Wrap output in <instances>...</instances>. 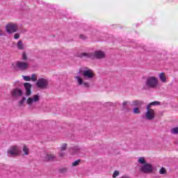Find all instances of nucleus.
<instances>
[{"label": "nucleus", "mask_w": 178, "mask_h": 178, "mask_svg": "<svg viewBox=\"0 0 178 178\" xmlns=\"http://www.w3.org/2000/svg\"><path fill=\"white\" fill-rule=\"evenodd\" d=\"M79 58H88L89 59H94V53H81Z\"/></svg>", "instance_id": "obj_15"}, {"label": "nucleus", "mask_w": 178, "mask_h": 178, "mask_svg": "<svg viewBox=\"0 0 178 178\" xmlns=\"http://www.w3.org/2000/svg\"><path fill=\"white\" fill-rule=\"evenodd\" d=\"M58 156L60 158H63V156H65V153H63V152L58 153Z\"/></svg>", "instance_id": "obj_38"}, {"label": "nucleus", "mask_w": 178, "mask_h": 178, "mask_svg": "<svg viewBox=\"0 0 178 178\" xmlns=\"http://www.w3.org/2000/svg\"><path fill=\"white\" fill-rule=\"evenodd\" d=\"M16 67L19 69V70L24 72V70H27V69H29V63L17 61L16 63Z\"/></svg>", "instance_id": "obj_9"}, {"label": "nucleus", "mask_w": 178, "mask_h": 178, "mask_svg": "<svg viewBox=\"0 0 178 178\" xmlns=\"http://www.w3.org/2000/svg\"><path fill=\"white\" fill-rule=\"evenodd\" d=\"M0 35H3V31H2V29H0Z\"/></svg>", "instance_id": "obj_39"}, {"label": "nucleus", "mask_w": 178, "mask_h": 178, "mask_svg": "<svg viewBox=\"0 0 178 178\" xmlns=\"http://www.w3.org/2000/svg\"><path fill=\"white\" fill-rule=\"evenodd\" d=\"M22 60H27V54H26V51L22 53Z\"/></svg>", "instance_id": "obj_33"}, {"label": "nucleus", "mask_w": 178, "mask_h": 178, "mask_svg": "<svg viewBox=\"0 0 178 178\" xmlns=\"http://www.w3.org/2000/svg\"><path fill=\"white\" fill-rule=\"evenodd\" d=\"M158 106V105H161V102H158V101H155V102H151L149 104H148L147 106H149V108H151V106Z\"/></svg>", "instance_id": "obj_24"}, {"label": "nucleus", "mask_w": 178, "mask_h": 178, "mask_svg": "<svg viewBox=\"0 0 178 178\" xmlns=\"http://www.w3.org/2000/svg\"><path fill=\"white\" fill-rule=\"evenodd\" d=\"M38 101H40V95H35L33 96V98L29 97L27 99L26 104H28V105H31L33 102H38Z\"/></svg>", "instance_id": "obj_12"}, {"label": "nucleus", "mask_w": 178, "mask_h": 178, "mask_svg": "<svg viewBox=\"0 0 178 178\" xmlns=\"http://www.w3.org/2000/svg\"><path fill=\"white\" fill-rule=\"evenodd\" d=\"M14 38H15V40H19V38H20V34H19V33H15V34L14 35Z\"/></svg>", "instance_id": "obj_35"}, {"label": "nucleus", "mask_w": 178, "mask_h": 178, "mask_svg": "<svg viewBox=\"0 0 178 178\" xmlns=\"http://www.w3.org/2000/svg\"><path fill=\"white\" fill-rule=\"evenodd\" d=\"M79 74H81V70H79V71L78 72Z\"/></svg>", "instance_id": "obj_41"}, {"label": "nucleus", "mask_w": 178, "mask_h": 178, "mask_svg": "<svg viewBox=\"0 0 178 178\" xmlns=\"http://www.w3.org/2000/svg\"><path fill=\"white\" fill-rule=\"evenodd\" d=\"M122 111L126 113L130 112V107H129V102H124L122 103Z\"/></svg>", "instance_id": "obj_16"}, {"label": "nucleus", "mask_w": 178, "mask_h": 178, "mask_svg": "<svg viewBox=\"0 0 178 178\" xmlns=\"http://www.w3.org/2000/svg\"><path fill=\"white\" fill-rule=\"evenodd\" d=\"M106 106H116V104L108 102L106 103Z\"/></svg>", "instance_id": "obj_31"}, {"label": "nucleus", "mask_w": 178, "mask_h": 178, "mask_svg": "<svg viewBox=\"0 0 178 178\" xmlns=\"http://www.w3.org/2000/svg\"><path fill=\"white\" fill-rule=\"evenodd\" d=\"M59 173H66V172H67V168H60L58 170Z\"/></svg>", "instance_id": "obj_27"}, {"label": "nucleus", "mask_w": 178, "mask_h": 178, "mask_svg": "<svg viewBox=\"0 0 178 178\" xmlns=\"http://www.w3.org/2000/svg\"><path fill=\"white\" fill-rule=\"evenodd\" d=\"M9 156H17L20 154V149L17 146L11 147L7 152Z\"/></svg>", "instance_id": "obj_5"}, {"label": "nucleus", "mask_w": 178, "mask_h": 178, "mask_svg": "<svg viewBox=\"0 0 178 178\" xmlns=\"http://www.w3.org/2000/svg\"><path fill=\"white\" fill-rule=\"evenodd\" d=\"M70 151L72 155H76V154L80 152V147H79V146H74L70 148Z\"/></svg>", "instance_id": "obj_17"}, {"label": "nucleus", "mask_w": 178, "mask_h": 178, "mask_svg": "<svg viewBox=\"0 0 178 178\" xmlns=\"http://www.w3.org/2000/svg\"><path fill=\"white\" fill-rule=\"evenodd\" d=\"M146 111L145 114L146 119L147 120H154L155 119V111L149 108V106H147Z\"/></svg>", "instance_id": "obj_2"}, {"label": "nucleus", "mask_w": 178, "mask_h": 178, "mask_svg": "<svg viewBox=\"0 0 178 178\" xmlns=\"http://www.w3.org/2000/svg\"><path fill=\"white\" fill-rule=\"evenodd\" d=\"M11 95L15 99H18L20 97H23V90L19 88H15L12 90Z\"/></svg>", "instance_id": "obj_4"}, {"label": "nucleus", "mask_w": 178, "mask_h": 178, "mask_svg": "<svg viewBox=\"0 0 178 178\" xmlns=\"http://www.w3.org/2000/svg\"><path fill=\"white\" fill-rule=\"evenodd\" d=\"M144 102L141 100H134L131 104V106H143Z\"/></svg>", "instance_id": "obj_18"}, {"label": "nucleus", "mask_w": 178, "mask_h": 178, "mask_svg": "<svg viewBox=\"0 0 178 178\" xmlns=\"http://www.w3.org/2000/svg\"><path fill=\"white\" fill-rule=\"evenodd\" d=\"M105 57V53L101 50L95 51L93 53V59H104Z\"/></svg>", "instance_id": "obj_11"}, {"label": "nucleus", "mask_w": 178, "mask_h": 178, "mask_svg": "<svg viewBox=\"0 0 178 178\" xmlns=\"http://www.w3.org/2000/svg\"><path fill=\"white\" fill-rule=\"evenodd\" d=\"M159 79L162 83H166V76H165V73L161 72L159 74Z\"/></svg>", "instance_id": "obj_20"}, {"label": "nucleus", "mask_w": 178, "mask_h": 178, "mask_svg": "<svg viewBox=\"0 0 178 178\" xmlns=\"http://www.w3.org/2000/svg\"><path fill=\"white\" fill-rule=\"evenodd\" d=\"M24 87L25 88L26 97H30V95H31V83H24Z\"/></svg>", "instance_id": "obj_13"}, {"label": "nucleus", "mask_w": 178, "mask_h": 178, "mask_svg": "<svg viewBox=\"0 0 178 178\" xmlns=\"http://www.w3.org/2000/svg\"><path fill=\"white\" fill-rule=\"evenodd\" d=\"M138 163H140L141 165H145L146 161L144 157H140L138 160Z\"/></svg>", "instance_id": "obj_22"}, {"label": "nucleus", "mask_w": 178, "mask_h": 178, "mask_svg": "<svg viewBox=\"0 0 178 178\" xmlns=\"http://www.w3.org/2000/svg\"><path fill=\"white\" fill-rule=\"evenodd\" d=\"M31 80H32V81H37V75L33 74L31 76Z\"/></svg>", "instance_id": "obj_29"}, {"label": "nucleus", "mask_w": 178, "mask_h": 178, "mask_svg": "<svg viewBox=\"0 0 178 178\" xmlns=\"http://www.w3.org/2000/svg\"><path fill=\"white\" fill-rule=\"evenodd\" d=\"M133 111H134V115H140V113H141V111L138 107L134 108Z\"/></svg>", "instance_id": "obj_23"}, {"label": "nucleus", "mask_w": 178, "mask_h": 178, "mask_svg": "<svg viewBox=\"0 0 178 178\" xmlns=\"http://www.w3.org/2000/svg\"><path fill=\"white\" fill-rule=\"evenodd\" d=\"M56 159V156L52 154H45L43 156L42 161L44 162H51Z\"/></svg>", "instance_id": "obj_10"}, {"label": "nucleus", "mask_w": 178, "mask_h": 178, "mask_svg": "<svg viewBox=\"0 0 178 178\" xmlns=\"http://www.w3.org/2000/svg\"><path fill=\"white\" fill-rule=\"evenodd\" d=\"M140 170L143 173H152L154 172V168L152 165L146 163L140 168Z\"/></svg>", "instance_id": "obj_8"}, {"label": "nucleus", "mask_w": 178, "mask_h": 178, "mask_svg": "<svg viewBox=\"0 0 178 178\" xmlns=\"http://www.w3.org/2000/svg\"><path fill=\"white\" fill-rule=\"evenodd\" d=\"M116 176H119V171L115 170L113 174V177L115 178Z\"/></svg>", "instance_id": "obj_36"}, {"label": "nucleus", "mask_w": 178, "mask_h": 178, "mask_svg": "<svg viewBox=\"0 0 178 178\" xmlns=\"http://www.w3.org/2000/svg\"><path fill=\"white\" fill-rule=\"evenodd\" d=\"M24 155H29L30 154V150L28 149L27 146L24 145L22 149Z\"/></svg>", "instance_id": "obj_21"}, {"label": "nucleus", "mask_w": 178, "mask_h": 178, "mask_svg": "<svg viewBox=\"0 0 178 178\" xmlns=\"http://www.w3.org/2000/svg\"><path fill=\"white\" fill-rule=\"evenodd\" d=\"M120 178H130V177H129L127 175H124V176L121 177Z\"/></svg>", "instance_id": "obj_40"}, {"label": "nucleus", "mask_w": 178, "mask_h": 178, "mask_svg": "<svg viewBox=\"0 0 178 178\" xmlns=\"http://www.w3.org/2000/svg\"><path fill=\"white\" fill-rule=\"evenodd\" d=\"M82 73L85 80H91V79H94L95 76L94 72L91 69L87 67L86 70L82 72Z\"/></svg>", "instance_id": "obj_3"}, {"label": "nucleus", "mask_w": 178, "mask_h": 178, "mask_svg": "<svg viewBox=\"0 0 178 178\" xmlns=\"http://www.w3.org/2000/svg\"><path fill=\"white\" fill-rule=\"evenodd\" d=\"M79 38H81V40H86L87 38V36L84 35H80Z\"/></svg>", "instance_id": "obj_37"}, {"label": "nucleus", "mask_w": 178, "mask_h": 178, "mask_svg": "<svg viewBox=\"0 0 178 178\" xmlns=\"http://www.w3.org/2000/svg\"><path fill=\"white\" fill-rule=\"evenodd\" d=\"M171 133H172V134H178V127H175V128H172V129H171Z\"/></svg>", "instance_id": "obj_26"}, {"label": "nucleus", "mask_w": 178, "mask_h": 178, "mask_svg": "<svg viewBox=\"0 0 178 178\" xmlns=\"http://www.w3.org/2000/svg\"><path fill=\"white\" fill-rule=\"evenodd\" d=\"M48 84V80L44 78L39 79L36 82L37 87L42 89L47 88Z\"/></svg>", "instance_id": "obj_7"}, {"label": "nucleus", "mask_w": 178, "mask_h": 178, "mask_svg": "<svg viewBox=\"0 0 178 178\" xmlns=\"http://www.w3.org/2000/svg\"><path fill=\"white\" fill-rule=\"evenodd\" d=\"M67 145L66 143L63 144L62 147H60V151H66V148Z\"/></svg>", "instance_id": "obj_34"}, {"label": "nucleus", "mask_w": 178, "mask_h": 178, "mask_svg": "<svg viewBox=\"0 0 178 178\" xmlns=\"http://www.w3.org/2000/svg\"><path fill=\"white\" fill-rule=\"evenodd\" d=\"M166 168L162 167L160 170H159V173L160 175H166Z\"/></svg>", "instance_id": "obj_25"}, {"label": "nucleus", "mask_w": 178, "mask_h": 178, "mask_svg": "<svg viewBox=\"0 0 178 178\" xmlns=\"http://www.w3.org/2000/svg\"><path fill=\"white\" fill-rule=\"evenodd\" d=\"M81 160H76L75 161L74 163H72V166H79V165L80 164Z\"/></svg>", "instance_id": "obj_32"}, {"label": "nucleus", "mask_w": 178, "mask_h": 178, "mask_svg": "<svg viewBox=\"0 0 178 178\" xmlns=\"http://www.w3.org/2000/svg\"><path fill=\"white\" fill-rule=\"evenodd\" d=\"M22 77L25 81H31V78L29 76H22Z\"/></svg>", "instance_id": "obj_30"}, {"label": "nucleus", "mask_w": 178, "mask_h": 178, "mask_svg": "<svg viewBox=\"0 0 178 178\" xmlns=\"http://www.w3.org/2000/svg\"><path fill=\"white\" fill-rule=\"evenodd\" d=\"M24 101H26V97H23L22 99L19 102V106H22L24 104Z\"/></svg>", "instance_id": "obj_28"}, {"label": "nucleus", "mask_w": 178, "mask_h": 178, "mask_svg": "<svg viewBox=\"0 0 178 178\" xmlns=\"http://www.w3.org/2000/svg\"><path fill=\"white\" fill-rule=\"evenodd\" d=\"M158 87V79L155 76H149L147 78L145 85L144 86L145 90L149 88H156Z\"/></svg>", "instance_id": "obj_1"}, {"label": "nucleus", "mask_w": 178, "mask_h": 178, "mask_svg": "<svg viewBox=\"0 0 178 178\" xmlns=\"http://www.w3.org/2000/svg\"><path fill=\"white\" fill-rule=\"evenodd\" d=\"M74 79L77 80V83L79 86L83 85L84 87H86L87 88L90 87V83H88V82H83V79H81L80 76H76L74 77Z\"/></svg>", "instance_id": "obj_14"}, {"label": "nucleus", "mask_w": 178, "mask_h": 178, "mask_svg": "<svg viewBox=\"0 0 178 178\" xmlns=\"http://www.w3.org/2000/svg\"><path fill=\"white\" fill-rule=\"evenodd\" d=\"M17 47L18 49L23 50L24 49V44L22 40H19L17 43Z\"/></svg>", "instance_id": "obj_19"}, {"label": "nucleus", "mask_w": 178, "mask_h": 178, "mask_svg": "<svg viewBox=\"0 0 178 178\" xmlns=\"http://www.w3.org/2000/svg\"><path fill=\"white\" fill-rule=\"evenodd\" d=\"M6 31L8 33V34H12L13 33H16L17 31V24L14 23H9L6 26Z\"/></svg>", "instance_id": "obj_6"}]
</instances>
